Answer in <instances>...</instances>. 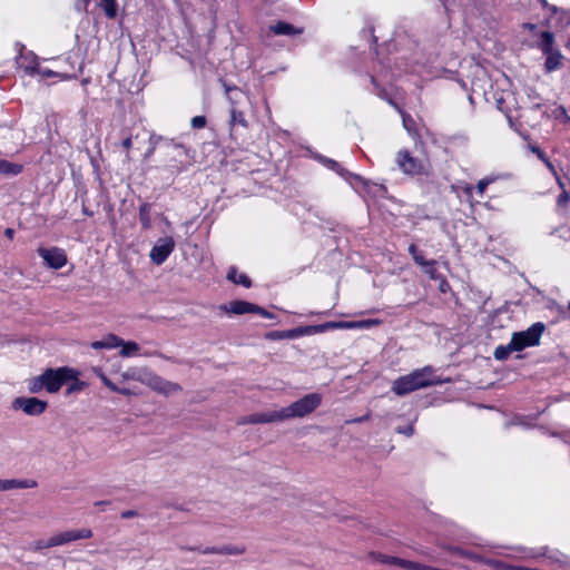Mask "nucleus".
Returning a JSON list of instances; mask_svg holds the SVG:
<instances>
[{
	"label": "nucleus",
	"instance_id": "1",
	"mask_svg": "<svg viewBox=\"0 0 570 570\" xmlns=\"http://www.w3.org/2000/svg\"><path fill=\"white\" fill-rule=\"evenodd\" d=\"M322 402V396L318 393H311L302 399L293 402L291 405L281 410H274L264 413H257L249 416V423H271L281 422L294 417H303L315 411Z\"/></svg>",
	"mask_w": 570,
	"mask_h": 570
},
{
	"label": "nucleus",
	"instance_id": "2",
	"mask_svg": "<svg viewBox=\"0 0 570 570\" xmlns=\"http://www.w3.org/2000/svg\"><path fill=\"white\" fill-rule=\"evenodd\" d=\"M80 372L73 367L61 366L58 368H48L42 374L28 380V390L30 393H57L61 386L70 379H76Z\"/></svg>",
	"mask_w": 570,
	"mask_h": 570
},
{
	"label": "nucleus",
	"instance_id": "3",
	"mask_svg": "<svg viewBox=\"0 0 570 570\" xmlns=\"http://www.w3.org/2000/svg\"><path fill=\"white\" fill-rule=\"evenodd\" d=\"M439 383L440 380L435 377L434 368L432 366H424L394 380L392 391L399 396H404Z\"/></svg>",
	"mask_w": 570,
	"mask_h": 570
},
{
	"label": "nucleus",
	"instance_id": "4",
	"mask_svg": "<svg viewBox=\"0 0 570 570\" xmlns=\"http://www.w3.org/2000/svg\"><path fill=\"white\" fill-rule=\"evenodd\" d=\"M395 163L399 169L407 176H430L432 171L428 157H415L406 149L397 151Z\"/></svg>",
	"mask_w": 570,
	"mask_h": 570
},
{
	"label": "nucleus",
	"instance_id": "5",
	"mask_svg": "<svg viewBox=\"0 0 570 570\" xmlns=\"http://www.w3.org/2000/svg\"><path fill=\"white\" fill-rule=\"evenodd\" d=\"M138 381H140L142 384L147 385L151 390L156 391L157 393L166 396L177 394L178 392L181 391V386L178 383L167 381L151 372H146L141 374L138 377Z\"/></svg>",
	"mask_w": 570,
	"mask_h": 570
},
{
	"label": "nucleus",
	"instance_id": "6",
	"mask_svg": "<svg viewBox=\"0 0 570 570\" xmlns=\"http://www.w3.org/2000/svg\"><path fill=\"white\" fill-rule=\"evenodd\" d=\"M544 324L541 322L532 324L529 328L522 332L514 333L511 337L518 351L525 347L535 346L540 343V338L544 332Z\"/></svg>",
	"mask_w": 570,
	"mask_h": 570
},
{
	"label": "nucleus",
	"instance_id": "7",
	"mask_svg": "<svg viewBox=\"0 0 570 570\" xmlns=\"http://www.w3.org/2000/svg\"><path fill=\"white\" fill-rule=\"evenodd\" d=\"M47 407L48 403L46 401L33 396H19L13 399L11 402V409L13 411H22L29 416H39L47 410Z\"/></svg>",
	"mask_w": 570,
	"mask_h": 570
},
{
	"label": "nucleus",
	"instance_id": "8",
	"mask_svg": "<svg viewBox=\"0 0 570 570\" xmlns=\"http://www.w3.org/2000/svg\"><path fill=\"white\" fill-rule=\"evenodd\" d=\"M92 535L94 533L89 528L65 530L57 532L50 537L51 546L52 548L61 547L69 544L73 541L90 539Z\"/></svg>",
	"mask_w": 570,
	"mask_h": 570
},
{
	"label": "nucleus",
	"instance_id": "9",
	"mask_svg": "<svg viewBox=\"0 0 570 570\" xmlns=\"http://www.w3.org/2000/svg\"><path fill=\"white\" fill-rule=\"evenodd\" d=\"M39 256L45 261L46 265L53 269H60L67 264V255L63 249L58 247H39Z\"/></svg>",
	"mask_w": 570,
	"mask_h": 570
},
{
	"label": "nucleus",
	"instance_id": "10",
	"mask_svg": "<svg viewBox=\"0 0 570 570\" xmlns=\"http://www.w3.org/2000/svg\"><path fill=\"white\" fill-rule=\"evenodd\" d=\"M175 248V242L171 237H164L157 240L150 250V259L156 265L163 264Z\"/></svg>",
	"mask_w": 570,
	"mask_h": 570
},
{
	"label": "nucleus",
	"instance_id": "11",
	"mask_svg": "<svg viewBox=\"0 0 570 570\" xmlns=\"http://www.w3.org/2000/svg\"><path fill=\"white\" fill-rule=\"evenodd\" d=\"M235 91H237L236 88H234V89H232L229 87L226 88L227 98L232 104L229 125H230V127H235L238 125V126L246 128L248 126V122L245 119L244 114L240 110L236 109V107H235L236 99L233 96V92H235Z\"/></svg>",
	"mask_w": 570,
	"mask_h": 570
},
{
	"label": "nucleus",
	"instance_id": "12",
	"mask_svg": "<svg viewBox=\"0 0 570 570\" xmlns=\"http://www.w3.org/2000/svg\"><path fill=\"white\" fill-rule=\"evenodd\" d=\"M37 485V482L32 479H0V492L19 489H33Z\"/></svg>",
	"mask_w": 570,
	"mask_h": 570
},
{
	"label": "nucleus",
	"instance_id": "13",
	"mask_svg": "<svg viewBox=\"0 0 570 570\" xmlns=\"http://www.w3.org/2000/svg\"><path fill=\"white\" fill-rule=\"evenodd\" d=\"M227 314L242 315L246 313H253L254 304L246 301H232L219 307Z\"/></svg>",
	"mask_w": 570,
	"mask_h": 570
},
{
	"label": "nucleus",
	"instance_id": "14",
	"mask_svg": "<svg viewBox=\"0 0 570 570\" xmlns=\"http://www.w3.org/2000/svg\"><path fill=\"white\" fill-rule=\"evenodd\" d=\"M271 30L275 35H283V36H298L303 32L302 28H297L288 22L285 21H278L277 23L271 26Z\"/></svg>",
	"mask_w": 570,
	"mask_h": 570
},
{
	"label": "nucleus",
	"instance_id": "15",
	"mask_svg": "<svg viewBox=\"0 0 570 570\" xmlns=\"http://www.w3.org/2000/svg\"><path fill=\"white\" fill-rule=\"evenodd\" d=\"M286 340H294L301 336H309L320 334L317 325L299 326L291 330H286Z\"/></svg>",
	"mask_w": 570,
	"mask_h": 570
},
{
	"label": "nucleus",
	"instance_id": "16",
	"mask_svg": "<svg viewBox=\"0 0 570 570\" xmlns=\"http://www.w3.org/2000/svg\"><path fill=\"white\" fill-rule=\"evenodd\" d=\"M26 71L30 75H38L40 76L41 78H50V77H58L62 80L65 79H69L68 76L66 75H61V73H58L56 71H52L48 68H42L40 67L39 65H35V66H31V67H27L26 68Z\"/></svg>",
	"mask_w": 570,
	"mask_h": 570
},
{
	"label": "nucleus",
	"instance_id": "17",
	"mask_svg": "<svg viewBox=\"0 0 570 570\" xmlns=\"http://www.w3.org/2000/svg\"><path fill=\"white\" fill-rule=\"evenodd\" d=\"M512 352H519V351L511 340L507 345L497 346L493 355H494L495 360L503 361V360H507Z\"/></svg>",
	"mask_w": 570,
	"mask_h": 570
},
{
	"label": "nucleus",
	"instance_id": "18",
	"mask_svg": "<svg viewBox=\"0 0 570 570\" xmlns=\"http://www.w3.org/2000/svg\"><path fill=\"white\" fill-rule=\"evenodd\" d=\"M227 278L235 284H239L246 288L250 287L252 283L248 276L244 273L237 272L236 268H230L227 274Z\"/></svg>",
	"mask_w": 570,
	"mask_h": 570
},
{
	"label": "nucleus",
	"instance_id": "19",
	"mask_svg": "<svg viewBox=\"0 0 570 570\" xmlns=\"http://www.w3.org/2000/svg\"><path fill=\"white\" fill-rule=\"evenodd\" d=\"M382 324V321L379 318L372 320H362V321H351L350 330H368Z\"/></svg>",
	"mask_w": 570,
	"mask_h": 570
},
{
	"label": "nucleus",
	"instance_id": "20",
	"mask_svg": "<svg viewBox=\"0 0 570 570\" xmlns=\"http://www.w3.org/2000/svg\"><path fill=\"white\" fill-rule=\"evenodd\" d=\"M121 350L119 352V354L122 356V357H132V356H137L138 353H139V345L135 342H124L122 341V344H120Z\"/></svg>",
	"mask_w": 570,
	"mask_h": 570
},
{
	"label": "nucleus",
	"instance_id": "21",
	"mask_svg": "<svg viewBox=\"0 0 570 570\" xmlns=\"http://www.w3.org/2000/svg\"><path fill=\"white\" fill-rule=\"evenodd\" d=\"M318 333H324L331 330H350V322L340 321V322H326L323 324H318Z\"/></svg>",
	"mask_w": 570,
	"mask_h": 570
},
{
	"label": "nucleus",
	"instance_id": "22",
	"mask_svg": "<svg viewBox=\"0 0 570 570\" xmlns=\"http://www.w3.org/2000/svg\"><path fill=\"white\" fill-rule=\"evenodd\" d=\"M21 170V165L0 159V173L6 175H18Z\"/></svg>",
	"mask_w": 570,
	"mask_h": 570
},
{
	"label": "nucleus",
	"instance_id": "23",
	"mask_svg": "<svg viewBox=\"0 0 570 570\" xmlns=\"http://www.w3.org/2000/svg\"><path fill=\"white\" fill-rule=\"evenodd\" d=\"M99 7L105 11L108 18L114 19L117 16L116 0H99Z\"/></svg>",
	"mask_w": 570,
	"mask_h": 570
},
{
	"label": "nucleus",
	"instance_id": "24",
	"mask_svg": "<svg viewBox=\"0 0 570 570\" xmlns=\"http://www.w3.org/2000/svg\"><path fill=\"white\" fill-rule=\"evenodd\" d=\"M246 549L240 544H225L219 547V554L240 556Z\"/></svg>",
	"mask_w": 570,
	"mask_h": 570
},
{
	"label": "nucleus",
	"instance_id": "25",
	"mask_svg": "<svg viewBox=\"0 0 570 570\" xmlns=\"http://www.w3.org/2000/svg\"><path fill=\"white\" fill-rule=\"evenodd\" d=\"M553 46V35L549 31H543L541 33L540 48L544 53H550L552 51Z\"/></svg>",
	"mask_w": 570,
	"mask_h": 570
},
{
	"label": "nucleus",
	"instance_id": "26",
	"mask_svg": "<svg viewBox=\"0 0 570 570\" xmlns=\"http://www.w3.org/2000/svg\"><path fill=\"white\" fill-rule=\"evenodd\" d=\"M547 60H546V68L548 71H552L557 69L560 66L561 62V56L557 52L550 51V53H547Z\"/></svg>",
	"mask_w": 570,
	"mask_h": 570
},
{
	"label": "nucleus",
	"instance_id": "27",
	"mask_svg": "<svg viewBox=\"0 0 570 570\" xmlns=\"http://www.w3.org/2000/svg\"><path fill=\"white\" fill-rule=\"evenodd\" d=\"M102 342L106 350L119 347L122 344V340L115 334H108L102 338Z\"/></svg>",
	"mask_w": 570,
	"mask_h": 570
},
{
	"label": "nucleus",
	"instance_id": "28",
	"mask_svg": "<svg viewBox=\"0 0 570 570\" xmlns=\"http://www.w3.org/2000/svg\"><path fill=\"white\" fill-rule=\"evenodd\" d=\"M51 538L40 539L32 542L30 549L35 552H40L42 550L51 549Z\"/></svg>",
	"mask_w": 570,
	"mask_h": 570
},
{
	"label": "nucleus",
	"instance_id": "29",
	"mask_svg": "<svg viewBox=\"0 0 570 570\" xmlns=\"http://www.w3.org/2000/svg\"><path fill=\"white\" fill-rule=\"evenodd\" d=\"M493 570H515L517 566L505 563L500 560L489 559L485 561Z\"/></svg>",
	"mask_w": 570,
	"mask_h": 570
},
{
	"label": "nucleus",
	"instance_id": "30",
	"mask_svg": "<svg viewBox=\"0 0 570 570\" xmlns=\"http://www.w3.org/2000/svg\"><path fill=\"white\" fill-rule=\"evenodd\" d=\"M515 551L518 552V557L521 559H535L543 554L542 552H535L532 549H527L522 547L517 548Z\"/></svg>",
	"mask_w": 570,
	"mask_h": 570
},
{
	"label": "nucleus",
	"instance_id": "31",
	"mask_svg": "<svg viewBox=\"0 0 570 570\" xmlns=\"http://www.w3.org/2000/svg\"><path fill=\"white\" fill-rule=\"evenodd\" d=\"M430 264L423 268V272L429 275L431 279L439 281L441 278V274L436 269V261L430 259Z\"/></svg>",
	"mask_w": 570,
	"mask_h": 570
},
{
	"label": "nucleus",
	"instance_id": "32",
	"mask_svg": "<svg viewBox=\"0 0 570 570\" xmlns=\"http://www.w3.org/2000/svg\"><path fill=\"white\" fill-rule=\"evenodd\" d=\"M69 381H72L73 383L68 387V393H73V392H78V391H81L85 386H86V383L82 382V381H79V376L76 377V379H70Z\"/></svg>",
	"mask_w": 570,
	"mask_h": 570
},
{
	"label": "nucleus",
	"instance_id": "33",
	"mask_svg": "<svg viewBox=\"0 0 570 570\" xmlns=\"http://www.w3.org/2000/svg\"><path fill=\"white\" fill-rule=\"evenodd\" d=\"M96 373L108 389H110L114 392L120 391V389L116 384H114L100 370H96Z\"/></svg>",
	"mask_w": 570,
	"mask_h": 570
},
{
	"label": "nucleus",
	"instance_id": "34",
	"mask_svg": "<svg viewBox=\"0 0 570 570\" xmlns=\"http://www.w3.org/2000/svg\"><path fill=\"white\" fill-rule=\"evenodd\" d=\"M493 181V178H483L476 185V193L479 196H483L487 187Z\"/></svg>",
	"mask_w": 570,
	"mask_h": 570
},
{
	"label": "nucleus",
	"instance_id": "35",
	"mask_svg": "<svg viewBox=\"0 0 570 570\" xmlns=\"http://www.w3.org/2000/svg\"><path fill=\"white\" fill-rule=\"evenodd\" d=\"M265 337L271 341L286 340L285 331H273L268 332Z\"/></svg>",
	"mask_w": 570,
	"mask_h": 570
},
{
	"label": "nucleus",
	"instance_id": "36",
	"mask_svg": "<svg viewBox=\"0 0 570 570\" xmlns=\"http://www.w3.org/2000/svg\"><path fill=\"white\" fill-rule=\"evenodd\" d=\"M253 313H256V314H258L265 318H269V320L275 317L274 314L269 313L268 311H266L265 308H263L256 304H254Z\"/></svg>",
	"mask_w": 570,
	"mask_h": 570
},
{
	"label": "nucleus",
	"instance_id": "37",
	"mask_svg": "<svg viewBox=\"0 0 570 570\" xmlns=\"http://www.w3.org/2000/svg\"><path fill=\"white\" fill-rule=\"evenodd\" d=\"M205 125H206V118L204 116H195L191 119V127L193 128L200 129V128H204Z\"/></svg>",
	"mask_w": 570,
	"mask_h": 570
},
{
	"label": "nucleus",
	"instance_id": "38",
	"mask_svg": "<svg viewBox=\"0 0 570 570\" xmlns=\"http://www.w3.org/2000/svg\"><path fill=\"white\" fill-rule=\"evenodd\" d=\"M461 190H462L463 195L465 196V198L468 199V202L472 203L473 202V187L469 184H465L461 187Z\"/></svg>",
	"mask_w": 570,
	"mask_h": 570
},
{
	"label": "nucleus",
	"instance_id": "39",
	"mask_svg": "<svg viewBox=\"0 0 570 570\" xmlns=\"http://www.w3.org/2000/svg\"><path fill=\"white\" fill-rule=\"evenodd\" d=\"M402 119H403L404 128L406 129L407 132L411 134L413 131V127H414L413 119L407 115H402Z\"/></svg>",
	"mask_w": 570,
	"mask_h": 570
},
{
	"label": "nucleus",
	"instance_id": "40",
	"mask_svg": "<svg viewBox=\"0 0 570 570\" xmlns=\"http://www.w3.org/2000/svg\"><path fill=\"white\" fill-rule=\"evenodd\" d=\"M413 261L419 265L421 266L422 268H424L425 266L428 265H431L430 264V261L425 259L422 255V253H420L417 256H415V258H413Z\"/></svg>",
	"mask_w": 570,
	"mask_h": 570
},
{
	"label": "nucleus",
	"instance_id": "41",
	"mask_svg": "<svg viewBox=\"0 0 570 570\" xmlns=\"http://www.w3.org/2000/svg\"><path fill=\"white\" fill-rule=\"evenodd\" d=\"M347 180L350 181V184H351L354 188H357V184H358V183L365 184L361 177H358V176H356V175H352V174H350V175H348Z\"/></svg>",
	"mask_w": 570,
	"mask_h": 570
},
{
	"label": "nucleus",
	"instance_id": "42",
	"mask_svg": "<svg viewBox=\"0 0 570 570\" xmlns=\"http://www.w3.org/2000/svg\"><path fill=\"white\" fill-rule=\"evenodd\" d=\"M121 145L127 150L126 158L129 159L130 158L129 150L132 146V139L130 137H127L126 139L122 140Z\"/></svg>",
	"mask_w": 570,
	"mask_h": 570
},
{
	"label": "nucleus",
	"instance_id": "43",
	"mask_svg": "<svg viewBox=\"0 0 570 570\" xmlns=\"http://www.w3.org/2000/svg\"><path fill=\"white\" fill-rule=\"evenodd\" d=\"M204 554H219V547L206 548L202 551Z\"/></svg>",
	"mask_w": 570,
	"mask_h": 570
},
{
	"label": "nucleus",
	"instance_id": "44",
	"mask_svg": "<svg viewBox=\"0 0 570 570\" xmlns=\"http://www.w3.org/2000/svg\"><path fill=\"white\" fill-rule=\"evenodd\" d=\"M397 432L410 436L414 433V428L412 425H409L404 429H397Z\"/></svg>",
	"mask_w": 570,
	"mask_h": 570
},
{
	"label": "nucleus",
	"instance_id": "45",
	"mask_svg": "<svg viewBox=\"0 0 570 570\" xmlns=\"http://www.w3.org/2000/svg\"><path fill=\"white\" fill-rule=\"evenodd\" d=\"M409 253L411 254L412 258H415V256H417L421 252L417 249V247L414 244H412L409 247Z\"/></svg>",
	"mask_w": 570,
	"mask_h": 570
},
{
	"label": "nucleus",
	"instance_id": "46",
	"mask_svg": "<svg viewBox=\"0 0 570 570\" xmlns=\"http://www.w3.org/2000/svg\"><path fill=\"white\" fill-rule=\"evenodd\" d=\"M136 515H137V512L132 511V510H128V511H125L121 513L122 519H129V518H134Z\"/></svg>",
	"mask_w": 570,
	"mask_h": 570
},
{
	"label": "nucleus",
	"instance_id": "47",
	"mask_svg": "<svg viewBox=\"0 0 570 570\" xmlns=\"http://www.w3.org/2000/svg\"><path fill=\"white\" fill-rule=\"evenodd\" d=\"M90 346L95 350H101V348H105V345H104V342L102 340L100 341H95L90 344Z\"/></svg>",
	"mask_w": 570,
	"mask_h": 570
},
{
	"label": "nucleus",
	"instance_id": "48",
	"mask_svg": "<svg viewBox=\"0 0 570 570\" xmlns=\"http://www.w3.org/2000/svg\"><path fill=\"white\" fill-rule=\"evenodd\" d=\"M532 151L535 153L542 161L547 159L546 155L539 148L532 147Z\"/></svg>",
	"mask_w": 570,
	"mask_h": 570
},
{
	"label": "nucleus",
	"instance_id": "49",
	"mask_svg": "<svg viewBox=\"0 0 570 570\" xmlns=\"http://www.w3.org/2000/svg\"><path fill=\"white\" fill-rule=\"evenodd\" d=\"M568 202V195L566 193H562L559 198H558V204L559 205H563L564 203Z\"/></svg>",
	"mask_w": 570,
	"mask_h": 570
},
{
	"label": "nucleus",
	"instance_id": "50",
	"mask_svg": "<svg viewBox=\"0 0 570 570\" xmlns=\"http://www.w3.org/2000/svg\"><path fill=\"white\" fill-rule=\"evenodd\" d=\"M543 163L547 165V167L551 170V173H552L553 175H557L554 166L549 161V159H548V158H547V159H544V161H543Z\"/></svg>",
	"mask_w": 570,
	"mask_h": 570
},
{
	"label": "nucleus",
	"instance_id": "51",
	"mask_svg": "<svg viewBox=\"0 0 570 570\" xmlns=\"http://www.w3.org/2000/svg\"><path fill=\"white\" fill-rule=\"evenodd\" d=\"M440 281H441L440 289H441L442 292H445V287H448V286H449V284H448V282H446L442 276H441Z\"/></svg>",
	"mask_w": 570,
	"mask_h": 570
},
{
	"label": "nucleus",
	"instance_id": "52",
	"mask_svg": "<svg viewBox=\"0 0 570 570\" xmlns=\"http://www.w3.org/2000/svg\"><path fill=\"white\" fill-rule=\"evenodd\" d=\"M140 217H141V222H142L144 227L148 228L149 227V219H148V217H145L142 213L140 214Z\"/></svg>",
	"mask_w": 570,
	"mask_h": 570
},
{
	"label": "nucleus",
	"instance_id": "53",
	"mask_svg": "<svg viewBox=\"0 0 570 570\" xmlns=\"http://www.w3.org/2000/svg\"><path fill=\"white\" fill-rule=\"evenodd\" d=\"M118 393H121L124 395H131V391L128 389H120V391H117Z\"/></svg>",
	"mask_w": 570,
	"mask_h": 570
},
{
	"label": "nucleus",
	"instance_id": "54",
	"mask_svg": "<svg viewBox=\"0 0 570 570\" xmlns=\"http://www.w3.org/2000/svg\"><path fill=\"white\" fill-rule=\"evenodd\" d=\"M6 234H7V236H8V237H10V238H11V237H12V235H13V230H12V229H7V230H6Z\"/></svg>",
	"mask_w": 570,
	"mask_h": 570
},
{
	"label": "nucleus",
	"instance_id": "55",
	"mask_svg": "<svg viewBox=\"0 0 570 570\" xmlns=\"http://www.w3.org/2000/svg\"><path fill=\"white\" fill-rule=\"evenodd\" d=\"M106 504H107V502H106V501H99V502H96V505H100V507H104V505H106Z\"/></svg>",
	"mask_w": 570,
	"mask_h": 570
},
{
	"label": "nucleus",
	"instance_id": "56",
	"mask_svg": "<svg viewBox=\"0 0 570 570\" xmlns=\"http://www.w3.org/2000/svg\"><path fill=\"white\" fill-rule=\"evenodd\" d=\"M524 27H527V28H528V29H530V30L534 29V26H533V24H530V23L524 24Z\"/></svg>",
	"mask_w": 570,
	"mask_h": 570
},
{
	"label": "nucleus",
	"instance_id": "57",
	"mask_svg": "<svg viewBox=\"0 0 570 570\" xmlns=\"http://www.w3.org/2000/svg\"><path fill=\"white\" fill-rule=\"evenodd\" d=\"M466 556H468L469 558H471V559H478V557H476V556H474V554H466Z\"/></svg>",
	"mask_w": 570,
	"mask_h": 570
},
{
	"label": "nucleus",
	"instance_id": "58",
	"mask_svg": "<svg viewBox=\"0 0 570 570\" xmlns=\"http://www.w3.org/2000/svg\"><path fill=\"white\" fill-rule=\"evenodd\" d=\"M330 163L333 165V167L337 166V164L335 161H330Z\"/></svg>",
	"mask_w": 570,
	"mask_h": 570
},
{
	"label": "nucleus",
	"instance_id": "59",
	"mask_svg": "<svg viewBox=\"0 0 570 570\" xmlns=\"http://www.w3.org/2000/svg\"><path fill=\"white\" fill-rule=\"evenodd\" d=\"M541 2H542L543 4H546V0H541Z\"/></svg>",
	"mask_w": 570,
	"mask_h": 570
},
{
	"label": "nucleus",
	"instance_id": "60",
	"mask_svg": "<svg viewBox=\"0 0 570 570\" xmlns=\"http://www.w3.org/2000/svg\"><path fill=\"white\" fill-rule=\"evenodd\" d=\"M569 308H570V303H569Z\"/></svg>",
	"mask_w": 570,
	"mask_h": 570
}]
</instances>
